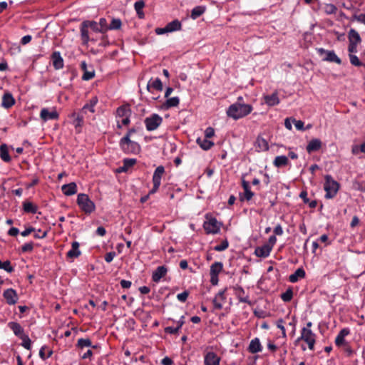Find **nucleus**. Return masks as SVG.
<instances>
[{"label":"nucleus","mask_w":365,"mask_h":365,"mask_svg":"<svg viewBox=\"0 0 365 365\" xmlns=\"http://www.w3.org/2000/svg\"><path fill=\"white\" fill-rule=\"evenodd\" d=\"M252 108L250 105L244 103H234L227 110L229 117L237 120L251 113Z\"/></svg>","instance_id":"nucleus-1"},{"label":"nucleus","mask_w":365,"mask_h":365,"mask_svg":"<svg viewBox=\"0 0 365 365\" xmlns=\"http://www.w3.org/2000/svg\"><path fill=\"white\" fill-rule=\"evenodd\" d=\"M312 322H308L306 327L302 329L300 336L297 338L295 342L297 343L300 340H302L307 343L309 349L313 351L316 343V334L312 331Z\"/></svg>","instance_id":"nucleus-2"},{"label":"nucleus","mask_w":365,"mask_h":365,"mask_svg":"<svg viewBox=\"0 0 365 365\" xmlns=\"http://www.w3.org/2000/svg\"><path fill=\"white\" fill-rule=\"evenodd\" d=\"M131 110L128 105H123L116 110L115 118L117 126L121 128L123 125H128L130 123Z\"/></svg>","instance_id":"nucleus-3"},{"label":"nucleus","mask_w":365,"mask_h":365,"mask_svg":"<svg viewBox=\"0 0 365 365\" xmlns=\"http://www.w3.org/2000/svg\"><path fill=\"white\" fill-rule=\"evenodd\" d=\"M88 28L94 32L101 33L98 24L94 21H84L81 26V36L83 44H87L90 41Z\"/></svg>","instance_id":"nucleus-4"},{"label":"nucleus","mask_w":365,"mask_h":365,"mask_svg":"<svg viewBox=\"0 0 365 365\" xmlns=\"http://www.w3.org/2000/svg\"><path fill=\"white\" fill-rule=\"evenodd\" d=\"M324 179V189L326 192L325 197L327 199L333 198L339 191V184L329 175H327Z\"/></svg>","instance_id":"nucleus-5"},{"label":"nucleus","mask_w":365,"mask_h":365,"mask_svg":"<svg viewBox=\"0 0 365 365\" xmlns=\"http://www.w3.org/2000/svg\"><path fill=\"white\" fill-rule=\"evenodd\" d=\"M77 204L82 211L85 213L91 214L93 212L96 206L94 202L89 198L86 194L81 193L77 197Z\"/></svg>","instance_id":"nucleus-6"},{"label":"nucleus","mask_w":365,"mask_h":365,"mask_svg":"<svg viewBox=\"0 0 365 365\" xmlns=\"http://www.w3.org/2000/svg\"><path fill=\"white\" fill-rule=\"evenodd\" d=\"M122 150L126 153H137L140 151V145L132 141L128 136H124L120 141Z\"/></svg>","instance_id":"nucleus-7"},{"label":"nucleus","mask_w":365,"mask_h":365,"mask_svg":"<svg viewBox=\"0 0 365 365\" xmlns=\"http://www.w3.org/2000/svg\"><path fill=\"white\" fill-rule=\"evenodd\" d=\"M203 223V227L207 234H217L220 232L221 223L215 217H208Z\"/></svg>","instance_id":"nucleus-8"},{"label":"nucleus","mask_w":365,"mask_h":365,"mask_svg":"<svg viewBox=\"0 0 365 365\" xmlns=\"http://www.w3.org/2000/svg\"><path fill=\"white\" fill-rule=\"evenodd\" d=\"M361 42V38L359 33L354 29H351L349 33V48L348 51L351 53L357 52V46Z\"/></svg>","instance_id":"nucleus-9"},{"label":"nucleus","mask_w":365,"mask_h":365,"mask_svg":"<svg viewBox=\"0 0 365 365\" xmlns=\"http://www.w3.org/2000/svg\"><path fill=\"white\" fill-rule=\"evenodd\" d=\"M165 173V168L163 165H160L157 167L155 170L154 171L153 175V187L152 190L150 191V194H153L157 192L158 190L160 183H161V179Z\"/></svg>","instance_id":"nucleus-10"},{"label":"nucleus","mask_w":365,"mask_h":365,"mask_svg":"<svg viewBox=\"0 0 365 365\" xmlns=\"http://www.w3.org/2000/svg\"><path fill=\"white\" fill-rule=\"evenodd\" d=\"M222 269L223 264L220 262H215L210 266V283L212 285H217L218 284V275L222 271Z\"/></svg>","instance_id":"nucleus-11"},{"label":"nucleus","mask_w":365,"mask_h":365,"mask_svg":"<svg viewBox=\"0 0 365 365\" xmlns=\"http://www.w3.org/2000/svg\"><path fill=\"white\" fill-rule=\"evenodd\" d=\"M162 123V118L158 114H153L145 119L146 129L149 131L156 130Z\"/></svg>","instance_id":"nucleus-12"},{"label":"nucleus","mask_w":365,"mask_h":365,"mask_svg":"<svg viewBox=\"0 0 365 365\" xmlns=\"http://www.w3.org/2000/svg\"><path fill=\"white\" fill-rule=\"evenodd\" d=\"M318 53L322 57L323 61L334 62L337 64L341 63V59L336 55L334 51L319 48Z\"/></svg>","instance_id":"nucleus-13"},{"label":"nucleus","mask_w":365,"mask_h":365,"mask_svg":"<svg viewBox=\"0 0 365 365\" xmlns=\"http://www.w3.org/2000/svg\"><path fill=\"white\" fill-rule=\"evenodd\" d=\"M40 118L43 121H48L49 120H56L58 118V113L55 108L49 110L46 108H43L40 112Z\"/></svg>","instance_id":"nucleus-14"},{"label":"nucleus","mask_w":365,"mask_h":365,"mask_svg":"<svg viewBox=\"0 0 365 365\" xmlns=\"http://www.w3.org/2000/svg\"><path fill=\"white\" fill-rule=\"evenodd\" d=\"M242 186L244 189V193L240 194V200H250L254 196V192L251 191L249 182L246 181L245 179H242Z\"/></svg>","instance_id":"nucleus-15"},{"label":"nucleus","mask_w":365,"mask_h":365,"mask_svg":"<svg viewBox=\"0 0 365 365\" xmlns=\"http://www.w3.org/2000/svg\"><path fill=\"white\" fill-rule=\"evenodd\" d=\"M220 357L215 352L209 351L204 356V365H220Z\"/></svg>","instance_id":"nucleus-16"},{"label":"nucleus","mask_w":365,"mask_h":365,"mask_svg":"<svg viewBox=\"0 0 365 365\" xmlns=\"http://www.w3.org/2000/svg\"><path fill=\"white\" fill-rule=\"evenodd\" d=\"M3 296L5 298L6 302L10 305L15 304L18 301L17 293L13 289H7L5 290L4 292Z\"/></svg>","instance_id":"nucleus-17"},{"label":"nucleus","mask_w":365,"mask_h":365,"mask_svg":"<svg viewBox=\"0 0 365 365\" xmlns=\"http://www.w3.org/2000/svg\"><path fill=\"white\" fill-rule=\"evenodd\" d=\"M255 147L258 152H264L269 150V144L266 139L258 136L255 143Z\"/></svg>","instance_id":"nucleus-18"},{"label":"nucleus","mask_w":365,"mask_h":365,"mask_svg":"<svg viewBox=\"0 0 365 365\" xmlns=\"http://www.w3.org/2000/svg\"><path fill=\"white\" fill-rule=\"evenodd\" d=\"M272 251V246L269 245H264L261 247H257L255 250V254L259 257L265 258L268 257Z\"/></svg>","instance_id":"nucleus-19"},{"label":"nucleus","mask_w":365,"mask_h":365,"mask_svg":"<svg viewBox=\"0 0 365 365\" xmlns=\"http://www.w3.org/2000/svg\"><path fill=\"white\" fill-rule=\"evenodd\" d=\"M235 294L241 302L250 304L249 297L245 294V290L240 286H235L233 287Z\"/></svg>","instance_id":"nucleus-20"},{"label":"nucleus","mask_w":365,"mask_h":365,"mask_svg":"<svg viewBox=\"0 0 365 365\" xmlns=\"http://www.w3.org/2000/svg\"><path fill=\"white\" fill-rule=\"evenodd\" d=\"M225 290L220 291L214 297L212 303L215 309L220 310L222 308V302L225 300Z\"/></svg>","instance_id":"nucleus-21"},{"label":"nucleus","mask_w":365,"mask_h":365,"mask_svg":"<svg viewBox=\"0 0 365 365\" xmlns=\"http://www.w3.org/2000/svg\"><path fill=\"white\" fill-rule=\"evenodd\" d=\"M168 269L165 266H160L153 272L152 279L155 282H158L160 279L165 276Z\"/></svg>","instance_id":"nucleus-22"},{"label":"nucleus","mask_w":365,"mask_h":365,"mask_svg":"<svg viewBox=\"0 0 365 365\" xmlns=\"http://www.w3.org/2000/svg\"><path fill=\"white\" fill-rule=\"evenodd\" d=\"M81 68L83 71V74L82 76L83 80L88 81L94 77V69L91 66L88 67L86 62L83 61L81 63Z\"/></svg>","instance_id":"nucleus-23"},{"label":"nucleus","mask_w":365,"mask_h":365,"mask_svg":"<svg viewBox=\"0 0 365 365\" xmlns=\"http://www.w3.org/2000/svg\"><path fill=\"white\" fill-rule=\"evenodd\" d=\"M322 145V141L318 138L312 139L307 145V151L311 153L321 149Z\"/></svg>","instance_id":"nucleus-24"},{"label":"nucleus","mask_w":365,"mask_h":365,"mask_svg":"<svg viewBox=\"0 0 365 365\" xmlns=\"http://www.w3.org/2000/svg\"><path fill=\"white\" fill-rule=\"evenodd\" d=\"M61 190L65 195L71 196L77 192V185L75 182L63 185Z\"/></svg>","instance_id":"nucleus-25"},{"label":"nucleus","mask_w":365,"mask_h":365,"mask_svg":"<svg viewBox=\"0 0 365 365\" xmlns=\"http://www.w3.org/2000/svg\"><path fill=\"white\" fill-rule=\"evenodd\" d=\"M170 93H165V97L166 98L165 103L162 106V108L168 109L172 107L177 106L179 104L178 97L169 98Z\"/></svg>","instance_id":"nucleus-26"},{"label":"nucleus","mask_w":365,"mask_h":365,"mask_svg":"<svg viewBox=\"0 0 365 365\" xmlns=\"http://www.w3.org/2000/svg\"><path fill=\"white\" fill-rule=\"evenodd\" d=\"M15 103V99L9 93H5L2 97L1 106L5 108H9Z\"/></svg>","instance_id":"nucleus-27"},{"label":"nucleus","mask_w":365,"mask_h":365,"mask_svg":"<svg viewBox=\"0 0 365 365\" xmlns=\"http://www.w3.org/2000/svg\"><path fill=\"white\" fill-rule=\"evenodd\" d=\"M8 327L13 331L14 334L19 338L24 335V329L17 322H11L8 324Z\"/></svg>","instance_id":"nucleus-28"},{"label":"nucleus","mask_w":365,"mask_h":365,"mask_svg":"<svg viewBox=\"0 0 365 365\" xmlns=\"http://www.w3.org/2000/svg\"><path fill=\"white\" fill-rule=\"evenodd\" d=\"M248 350L252 354H256L262 351V345L258 338H255L250 341Z\"/></svg>","instance_id":"nucleus-29"},{"label":"nucleus","mask_w":365,"mask_h":365,"mask_svg":"<svg viewBox=\"0 0 365 365\" xmlns=\"http://www.w3.org/2000/svg\"><path fill=\"white\" fill-rule=\"evenodd\" d=\"M53 65L56 69H61L63 67V60L59 52H54L52 55Z\"/></svg>","instance_id":"nucleus-30"},{"label":"nucleus","mask_w":365,"mask_h":365,"mask_svg":"<svg viewBox=\"0 0 365 365\" xmlns=\"http://www.w3.org/2000/svg\"><path fill=\"white\" fill-rule=\"evenodd\" d=\"M80 255L79 243L78 242H73L71 249L67 252V257L68 258H76L80 256Z\"/></svg>","instance_id":"nucleus-31"},{"label":"nucleus","mask_w":365,"mask_h":365,"mask_svg":"<svg viewBox=\"0 0 365 365\" xmlns=\"http://www.w3.org/2000/svg\"><path fill=\"white\" fill-rule=\"evenodd\" d=\"M305 271L303 268H298L293 274H292L289 279L291 282L294 283L299 279H303L305 277Z\"/></svg>","instance_id":"nucleus-32"},{"label":"nucleus","mask_w":365,"mask_h":365,"mask_svg":"<svg viewBox=\"0 0 365 365\" xmlns=\"http://www.w3.org/2000/svg\"><path fill=\"white\" fill-rule=\"evenodd\" d=\"M184 324V317L182 316L180 320L176 322L175 327H168L165 329V332L169 334H176Z\"/></svg>","instance_id":"nucleus-33"},{"label":"nucleus","mask_w":365,"mask_h":365,"mask_svg":"<svg viewBox=\"0 0 365 365\" xmlns=\"http://www.w3.org/2000/svg\"><path fill=\"white\" fill-rule=\"evenodd\" d=\"M69 117L73 119V123L76 128H81L83 125V118L80 113L73 112L69 115Z\"/></svg>","instance_id":"nucleus-34"},{"label":"nucleus","mask_w":365,"mask_h":365,"mask_svg":"<svg viewBox=\"0 0 365 365\" xmlns=\"http://www.w3.org/2000/svg\"><path fill=\"white\" fill-rule=\"evenodd\" d=\"M288 158L285 155L277 156L274 160V165L277 168L286 166L288 164Z\"/></svg>","instance_id":"nucleus-35"},{"label":"nucleus","mask_w":365,"mask_h":365,"mask_svg":"<svg viewBox=\"0 0 365 365\" xmlns=\"http://www.w3.org/2000/svg\"><path fill=\"white\" fill-rule=\"evenodd\" d=\"M0 158L4 162H9L11 160V157L9 154V149L6 144H1L0 145Z\"/></svg>","instance_id":"nucleus-36"},{"label":"nucleus","mask_w":365,"mask_h":365,"mask_svg":"<svg viewBox=\"0 0 365 365\" xmlns=\"http://www.w3.org/2000/svg\"><path fill=\"white\" fill-rule=\"evenodd\" d=\"M98 103L97 97H93L90 100L88 103H86L83 108L81 111L86 113L87 110H88L91 113H94L95 109L94 107Z\"/></svg>","instance_id":"nucleus-37"},{"label":"nucleus","mask_w":365,"mask_h":365,"mask_svg":"<svg viewBox=\"0 0 365 365\" xmlns=\"http://www.w3.org/2000/svg\"><path fill=\"white\" fill-rule=\"evenodd\" d=\"M197 144L205 150H207L210 149L213 145L214 143L211 140H208L207 138L200 139L198 138L197 140Z\"/></svg>","instance_id":"nucleus-38"},{"label":"nucleus","mask_w":365,"mask_h":365,"mask_svg":"<svg viewBox=\"0 0 365 365\" xmlns=\"http://www.w3.org/2000/svg\"><path fill=\"white\" fill-rule=\"evenodd\" d=\"M148 89H154L157 91H162L163 86L161 81L159 78H155L153 81H150L148 83Z\"/></svg>","instance_id":"nucleus-39"},{"label":"nucleus","mask_w":365,"mask_h":365,"mask_svg":"<svg viewBox=\"0 0 365 365\" xmlns=\"http://www.w3.org/2000/svg\"><path fill=\"white\" fill-rule=\"evenodd\" d=\"M167 31L173 32L181 29V23L178 20H174L166 25Z\"/></svg>","instance_id":"nucleus-40"},{"label":"nucleus","mask_w":365,"mask_h":365,"mask_svg":"<svg viewBox=\"0 0 365 365\" xmlns=\"http://www.w3.org/2000/svg\"><path fill=\"white\" fill-rule=\"evenodd\" d=\"M266 103L269 106H275L279 103V97L276 93H273L272 95L265 96Z\"/></svg>","instance_id":"nucleus-41"},{"label":"nucleus","mask_w":365,"mask_h":365,"mask_svg":"<svg viewBox=\"0 0 365 365\" xmlns=\"http://www.w3.org/2000/svg\"><path fill=\"white\" fill-rule=\"evenodd\" d=\"M205 7L202 6L195 7L191 12L192 19H196L200 16L205 11Z\"/></svg>","instance_id":"nucleus-42"},{"label":"nucleus","mask_w":365,"mask_h":365,"mask_svg":"<svg viewBox=\"0 0 365 365\" xmlns=\"http://www.w3.org/2000/svg\"><path fill=\"white\" fill-rule=\"evenodd\" d=\"M24 210L26 212L35 214L37 212V206L31 202H25L23 205Z\"/></svg>","instance_id":"nucleus-43"},{"label":"nucleus","mask_w":365,"mask_h":365,"mask_svg":"<svg viewBox=\"0 0 365 365\" xmlns=\"http://www.w3.org/2000/svg\"><path fill=\"white\" fill-rule=\"evenodd\" d=\"M136 163V160L134 158H127L123 161V165L120 168V171H126L129 168L134 165Z\"/></svg>","instance_id":"nucleus-44"},{"label":"nucleus","mask_w":365,"mask_h":365,"mask_svg":"<svg viewBox=\"0 0 365 365\" xmlns=\"http://www.w3.org/2000/svg\"><path fill=\"white\" fill-rule=\"evenodd\" d=\"M144 6L145 4L143 1H138L135 3L134 7L140 18H143L144 16V14L143 12V9Z\"/></svg>","instance_id":"nucleus-45"},{"label":"nucleus","mask_w":365,"mask_h":365,"mask_svg":"<svg viewBox=\"0 0 365 365\" xmlns=\"http://www.w3.org/2000/svg\"><path fill=\"white\" fill-rule=\"evenodd\" d=\"M292 297H293V291L291 288L287 289L285 292H284L281 294V299L284 302H290L292 300Z\"/></svg>","instance_id":"nucleus-46"},{"label":"nucleus","mask_w":365,"mask_h":365,"mask_svg":"<svg viewBox=\"0 0 365 365\" xmlns=\"http://www.w3.org/2000/svg\"><path fill=\"white\" fill-rule=\"evenodd\" d=\"M22 340L21 346L26 349L27 350H30L31 348V341L29 339V336L26 334L23 335L20 337Z\"/></svg>","instance_id":"nucleus-47"},{"label":"nucleus","mask_w":365,"mask_h":365,"mask_svg":"<svg viewBox=\"0 0 365 365\" xmlns=\"http://www.w3.org/2000/svg\"><path fill=\"white\" fill-rule=\"evenodd\" d=\"M323 10L327 14H334L336 12V7L332 4H325Z\"/></svg>","instance_id":"nucleus-48"},{"label":"nucleus","mask_w":365,"mask_h":365,"mask_svg":"<svg viewBox=\"0 0 365 365\" xmlns=\"http://www.w3.org/2000/svg\"><path fill=\"white\" fill-rule=\"evenodd\" d=\"M0 269H3L9 273L14 271V267L11 265V262L9 260H6L5 262H1L0 260Z\"/></svg>","instance_id":"nucleus-49"},{"label":"nucleus","mask_w":365,"mask_h":365,"mask_svg":"<svg viewBox=\"0 0 365 365\" xmlns=\"http://www.w3.org/2000/svg\"><path fill=\"white\" fill-rule=\"evenodd\" d=\"M101 29V33L104 34L109 30V26L107 24V21L105 18H101L98 23Z\"/></svg>","instance_id":"nucleus-50"},{"label":"nucleus","mask_w":365,"mask_h":365,"mask_svg":"<svg viewBox=\"0 0 365 365\" xmlns=\"http://www.w3.org/2000/svg\"><path fill=\"white\" fill-rule=\"evenodd\" d=\"M121 24V21L119 19H113L109 26V30L119 29Z\"/></svg>","instance_id":"nucleus-51"},{"label":"nucleus","mask_w":365,"mask_h":365,"mask_svg":"<svg viewBox=\"0 0 365 365\" xmlns=\"http://www.w3.org/2000/svg\"><path fill=\"white\" fill-rule=\"evenodd\" d=\"M78 346L81 348L89 347L91 346V341L89 339H79Z\"/></svg>","instance_id":"nucleus-52"},{"label":"nucleus","mask_w":365,"mask_h":365,"mask_svg":"<svg viewBox=\"0 0 365 365\" xmlns=\"http://www.w3.org/2000/svg\"><path fill=\"white\" fill-rule=\"evenodd\" d=\"M349 59L351 63L354 66H359L362 65L358 57L354 53H349Z\"/></svg>","instance_id":"nucleus-53"},{"label":"nucleus","mask_w":365,"mask_h":365,"mask_svg":"<svg viewBox=\"0 0 365 365\" xmlns=\"http://www.w3.org/2000/svg\"><path fill=\"white\" fill-rule=\"evenodd\" d=\"M229 246V243L227 240H224L221 242V244L215 247L214 250L215 251L221 252L225 250Z\"/></svg>","instance_id":"nucleus-54"},{"label":"nucleus","mask_w":365,"mask_h":365,"mask_svg":"<svg viewBox=\"0 0 365 365\" xmlns=\"http://www.w3.org/2000/svg\"><path fill=\"white\" fill-rule=\"evenodd\" d=\"M283 324L284 320L282 319H279L277 321V327L282 331L283 337H286V329Z\"/></svg>","instance_id":"nucleus-55"},{"label":"nucleus","mask_w":365,"mask_h":365,"mask_svg":"<svg viewBox=\"0 0 365 365\" xmlns=\"http://www.w3.org/2000/svg\"><path fill=\"white\" fill-rule=\"evenodd\" d=\"M292 121L294 123L295 128L298 130H305V128L304 127V123L302 120H297L295 119H292Z\"/></svg>","instance_id":"nucleus-56"},{"label":"nucleus","mask_w":365,"mask_h":365,"mask_svg":"<svg viewBox=\"0 0 365 365\" xmlns=\"http://www.w3.org/2000/svg\"><path fill=\"white\" fill-rule=\"evenodd\" d=\"M335 344L338 346H342L347 343L346 342L345 339L338 334L335 339Z\"/></svg>","instance_id":"nucleus-57"},{"label":"nucleus","mask_w":365,"mask_h":365,"mask_svg":"<svg viewBox=\"0 0 365 365\" xmlns=\"http://www.w3.org/2000/svg\"><path fill=\"white\" fill-rule=\"evenodd\" d=\"M33 248H34L33 242H28V243L24 244L21 247V250L23 252H31L33 250Z\"/></svg>","instance_id":"nucleus-58"},{"label":"nucleus","mask_w":365,"mask_h":365,"mask_svg":"<svg viewBox=\"0 0 365 365\" xmlns=\"http://www.w3.org/2000/svg\"><path fill=\"white\" fill-rule=\"evenodd\" d=\"M188 295L189 293L187 291H185L178 294L177 295V299L182 302H185L187 300Z\"/></svg>","instance_id":"nucleus-59"},{"label":"nucleus","mask_w":365,"mask_h":365,"mask_svg":"<svg viewBox=\"0 0 365 365\" xmlns=\"http://www.w3.org/2000/svg\"><path fill=\"white\" fill-rule=\"evenodd\" d=\"M115 256V253L114 252H110L106 254L105 260L106 262L109 263L113 261Z\"/></svg>","instance_id":"nucleus-60"},{"label":"nucleus","mask_w":365,"mask_h":365,"mask_svg":"<svg viewBox=\"0 0 365 365\" xmlns=\"http://www.w3.org/2000/svg\"><path fill=\"white\" fill-rule=\"evenodd\" d=\"M205 135L206 138H212L215 135L214 129L211 127L207 128L205 131Z\"/></svg>","instance_id":"nucleus-61"},{"label":"nucleus","mask_w":365,"mask_h":365,"mask_svg":"<svg viewBox=\"0 0 365 365\" xmlns=\"http://www.w3.org/2000/svg\"><path fill=\"white\" fill-rule=\"evenodd\" d=\"M354 19L358 22L365 25V14H360L359 15L354 16Z\"/></svg>","instance_id":"nucleus-62"},{"label":"nucleus","mask_w":365,"mask_h":365,"mask_svg":"<svg viewBox=\"0 0 365 365\" xmlns=\"http://www.w3.org/2000/svg\"><path fill=\"white\" fill-rule=\"evenodd\" d=\"M44 349H45V346H42L39 351V356L42 359H46L50 357L52 354V351H50L48 354L47 356H46Z\"/></svg>","instance_id":"nucleus-63"},{"label":"nucleus","mask_w":365,"mask_h":365,"mask_svg":"<svg viewBox=\"0 0 365 365\" xmlns=\"http://www.w3.org/2000/svg\"><path fill=\"white\" fill-rule=\"evenodd\" d=\"M343 346H344V351L348 356H351L353 355L354 351L352 350V349L348 344H346Z\"/></svg>","instance_id":"nucleus-64"}]
</instances>
